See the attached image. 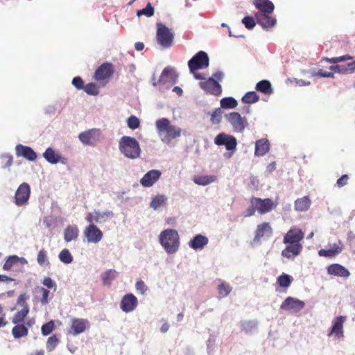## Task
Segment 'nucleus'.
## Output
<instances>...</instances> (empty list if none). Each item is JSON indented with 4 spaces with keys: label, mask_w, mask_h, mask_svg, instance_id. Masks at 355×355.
Returning a JSON list of instances; mask_svg holds the SVG:
<instances>
[{
    "label": "nucleus",
    "mask_w": 355,
    "mask_h": 355,
    "mask_svg": "<svg viewBox=\"0 0 355 355\" xmlns=\"http://www.w3.org/2000/svg\"><path fill=\"white\" fill-rule=\"evenodd\" d=\"M304 237V233L301 229L291 227L284 236L283 242L286 245L282 251V255L288 259L299 255L303 249L301 241Z\"/></svg>",
    "instance_id": "nucleus-1"
},
{
    "label": "nucleus",
    "mask_w": 355,
    "mask_h": 355,
    "mask_svg": "<svg viewBox=\"0 0 355 355\" xmlns=\"http://www.w3.org/2000/svg\"><path fill=\"white\" fill-rule=\"evenodd\" d=\"M157 133L162 141L169 144L173 139L179 137L182 130L180 128L171 124V121L166 118H162L155 123Z\"/></svg>",
    "instance_id": "nucleus-2"
},
{
    "label": "nucleus",
    "mask_w": 355,
    "mask_h": 355,
    "mask_svg": "<svg viewBox=\"0 0 355 355\" xmlns=\"http://www.w3.org/2000/svg\"><path fill=\"white\" fill-rule=\"evenodd\" d=\"M159 240L161 245L168 254L175 253L180 248V236L175 230H163L159 236Z\"/></svg>",
    "instance_id": "nucleus-3"
},
{
    "label": "nucleus",
    "mask_w": 355,
    "mask_h": 355,
    "mask_svg": "<svg viewBox=\"0 0 355 355\" xmlns=\"http://www.w3.org/2000/svg\"><path fill=\"white\" fill-rule=\"evenodd\" d=\"M119 149L125 157L130 159L137 158L141 153L139 142L134 137L123 136L119 141Z\"/></svg>",
    "instance_id": "nucleus-4"
},
{
    "label": "nucleus",
    "mask_w": 355,
    "mask_h": 355,
    "mask_svg": "<svg viewBox=\"0 0 355 355\" xmlns=\"http://www.w3.org/2000/svg\"><path fill=\"white\" fill-rule=\"evenodd\" d=\"M156 37L157 43L162 47L167 49L172 46L174 35L164 24H157Z\"/></svg>",
    "instance_id": "nucleus-5"
},
{
    "label": "nucleus",
    "mask_w": 355,
    "mask_h": 355,
    "mask_svg": "<svg viewBox=\"0 0 355 355\" xmlns=\"http://www.w3.org/2000/svg\"><path fill=\"white\" fill-rule=\"evenodd\" d=\"M102 132L100 129L92 128L79 134L80 141L87 146H95L102 139Z\"/></svg>",
    "instance_id": "nucleus-6"
},
{
    "label": "nucleus",
    "mask_w": 355,
    "mask_h": 355,
    "mask_svg": "<svg viewBox=\"0 0 355 355\" xmlns=\"http://www.w3.org/2000/svg\"><path fill=\"white\" fill-rule=\"evenodd\" d=\"M209 57L202 51L197 53L188 62L189 70L191 73L199 69H205L209 66Z\"/></svg>",
    "instance_id": "nucleus-7"
},
{
    "label": "nucleus",
    "mask_w": 355,
    "mask_h": 355,
    "mask_svg": "<svg viewBox=\"0 0 355 355\" xmlns=\"http://www.w3.org/2000/svg\"><path fill=\"white\" fill-rule=\"evenodd\" d=\"M225 118L236 132H243L248 125L247 119L245 117H242L239 112H230L225 115Z\"/></svg>",
    "instance_id": "nucleus-8"
},
{
    "label": "nucleus",
    "mask_w": 355,
    "mask_h": 355,
    "mask_svg": "<svg viewBox=\"0 0 355 355\" xmlns=\"http://www.w3.org/2000/svg\"><path fill=\"white\" fill-rule=\"evenodd\" d=\"M250 204L254 205L257 211L260 214H265L275 209L277 204L270 198L261 199L253 197L250 200Z\"/></svg>",
    "instance_id": "nucleus-9"
},
{
    "label": "nucleus",
    "mask_w": 355,
    "mask_h": 355,
    "mask_svg": "<svg viewBox=\"0 0 355 355\" xmlns=\"http://www.w3.org/2000/svg\"><path fill=\"white\" fill-rule=\"evenodd\" d=\"M31 195V187L28 183L24 182L17 188L15 194V204L23 206L28 203Z\"/></svg>",
    "instance_id": "nucleus-10"
},
{
    "label": "nucleus",
    "mask_w": 355,
    "mask_h": 355,
    "mask_svg": "<svg viewBox=\"0 0 355 355\" xmlns=\"http://www.w3.org/2000/svg\"><path fill=\"white\" fill-rule=\"evenodd\" d=\"M215 144L218 146H225L227 150H236L237 146L236 139L232 136L224 132L220 133L214 139Z\"/></svg>",
    "instance_id": "nucleus-11"
},
{
    "label": "nucleus",
    "mask_w": 355,
    "mask_h": 355,
    "mask_svg": "<svg viewBox=\"0 0 355 355\" xmlns=\"http://www.w3.org/2000/svg\"><path fill=\"white\" fill-rule=\"evenodd\" d=\"M347 320L345 315H340L334 319L332 321V326L328 334V336H334L335 338H344V323Z\"/></svg>",
    "instance_id": "nucleus-12"
},
{
    "label": "nucleus",
    "mask_w": 355,
    "mask_h": 355,
    "mask_svg": "<svg viewBox=\"0 0 355 355\" xmlns=\"http://www.w3.org/2000/svg\"><path fill=\"white\" fill-rule=\"evenodd\" d=\"M88 243H98L103 238L102 231L94 224H89L83 232Z\"/></svg>",
    "instance_id": "nucleus-13"
},
{
    "label": "nucleus",
    "mask_w": 355,
    "mask_h": 355,
    "mask_svg": "<svg viewBox=\"0 0 355 355\" xmlns=\"http://www.w3.org/2000/svg\"><path fill=\"white\" fill-rule=\"evenodd\" d=\"M199 85L206 93L211 95L219 96L222 93L221 85L213 78L200 82Z\"/></svg>",
    "instance_id": "nucleus-14"
},
{
    "label": "nucleus",
    "mask_w": 355,
    "mask_h": 355,
    "mask_svg": "<svg viewBox=\"0 0 355 355\" xmlns=\"http://www.w3.org/2000/svg\"><path fill=\"white\" fill-rule=\"evenodd\" d=\"M113 215L114 214L112 211L101 212L98 210H94L92 212L88 213L85 219L89 224H94V223H101L111 218Z\"/></svg>",
    "instance_id": "nucleus-15"
},
{
    "label": "nucleus",
    "mask_w": 355,
    "mask_h": 355,
    "mask_svg": "<svg viewBox=\"0 0 355 355\" xmlns=\"http://www.w3.org/2000/svg\"><path fill=\"white\" fill-rule=\"evenodd\" d=\"M304 306L305 304L303 301L292 297H288L280 305V309L297 313L301 311Z\"/></svg>",
    "instance_id": "nucleus-16"
},
{
    "label": "nucleus",
    "mask_w": 355,
    "mask_h": 355,
    "mask_svg": "<svg viewBox=\"0 0 355 355\" xmlns=\"http://www.w3.org/2000/svg\"><path fill=\"white\" fill-rule=\"evenodd\" d=\"M138 305L137 298L132 294H125L121 299L120 308L125 313L133 311Z\"/></svg>",
    "instance_id": "nucleus-17"
},
{
    "label": "nucleus",
    "mask_w": 355,
    "mask_h": 355,
    "mask_svg": "<svg viewBox=\"0 0 355 355\" xmlns=\"http://www.w3.org/2000/svg\"><path fill=\"white\" fill-rule=\"evenodd\" d=\"M113 73V65L111 63L105 62L96 70L94 78L98 81H101L110 78Z\"/></svg>",
    "instance_id": "nucleus-18"
},
{
    "label": "nucleus",
    "mask_w": 355,
    "mask_h": 355,
    "mask_svg": "<svg viewBox=\"0 0 355 355\" xmlns=\"http://www.w3.org/2000/svg\"><path fill=\"white\" fill-rule=\"evenodd\" d=\"M272 234V228L268 222H263L257 225L254 232V242H259L263 237H270Z\"/></svg>",
    "instance_id": "nucleus-19"
},
{
    "label": "nucleus",
    "mask_w": 355,
    "mask_h": 355,
    "mask_svg": "<svg viewBox=\"0 0 355 355\" xmlns=\"http://www.w3.org/2000/svg\"><path fill=\"white\" fill-rule=\"evenodd\" d=\"M161 175L160 171L152 169L143 176L140 180V184L144 187H150L160 178Z\"/></svg>",
    "instance_id": "nucleus-20"
},
{
    "label": "nucleus",
    "mask_w": 355,
    "mask_h": 355,
    "mask_svg": "<svg viewBox=\"0 0 355 355\" xmlns=\"http://www.w3.org/2000/svg\"><path fill=\"white\" fill-rule=\"evenodd\" d=\"M255 18L257 22L263 28L273 27L276 24V19L272 16V13L257 12Z\"/></svg>",
    "instance_id": "nucleus-21"
},
{
    "label": "nucleus",
    "mask_w": 355,
    "mask_h": 355,
    "mask_svg": "<svg viewBox=\"0 0 355 355\" xmlns=\"http://www.w3.org/2000/svg\"><path fill=\"white\" fill-rule=\"evenodd\" d=\"M16 155L23 157L29 161H35L37 159L36 153L29 146L17 144L15 147Z\"/></svg>",
    "instance_id": "nucleus-22"
},
{
    "label": "nucleus",
    "mask_w": 355,
    "mask_h": 355,
    "mask_svg": "<svg viewBox=\"0 0 355 355\" xmlns=\"http://www.w3.org/2000/svg\"><path fill=\"white\" fill-rule=\"evenodd\" d=\"M89 326V322L87 320L82 318H73L71 320L70 332L73 336H76L84 332L87 327Z\"/></svg>",
    "instance_id": "nucleus-23"
},
{
    "label": "nucleus",
    "mask_w": 355,
    "mask_h": 355,
    "mask_svg": "<svg viewBox=\"0 0 355 355\" xmlns=\"http://www.w3.org/2000/svg\"><path fill=\"white\" fill-rule=\"evenodd\" d=\"M327 270L329 275L340 277H347L350 275L349 270L347 268L338 263H333L329 265Z\"/></svg>",
    "instance_id": "nucleus-24"
},
{
    "label": "nucleus",
    "mask_w": 355,
    "mask_h": 355,
    "mask_svg": "<svg viewBox=\"0 0 355 355\" xmlns=\"http://www.w3.org/2000/svg\"><path fill=\"white\" fill-rule=\"evenodd\" d=\"M177 78L178 76L175 74V71L173 69L166 67L162 71L158 82L162 84L168 83L173 85L176 83Z\"/></svg>",
    "instance_id": "nucleus-25"
},
{
    "label": "nucleus",
    "mask_w": 355,
    "mask_h": 355,
    "mask_svg": "<svg viewBox=\"0 0 355 355\" xmlns=\"http://www.w3.org/2000/svg\"><path fill=\"white\" fill-rule=\"evenodd\" d=\"M329 69L342 74L352 73L355 71V61H352L347 64L333 65L329 67Z\"/></svg>",
    "instance_id": "nucleus-26"
},
{
    "label": "nucleus",
    "mask_w": 355,
    "mask_h": 355,
    "mask_svg": "<svg viewBox=\"0 0 355 355\" xmlns=\"http://www.w3.org/2000/svg\"><path fill=\"white\" fill-rule=\"evenodd\" d=\"M254 5L259 10L257 12L272 13L274 4L269 0H254Z\"/></svg>",
    "instance_id": "nucleus-27"
},
{
    "label": "nucleus",
    "mask_w": 355,
    "mask_h": 355,
    "mask_svg": "<svg viewBox=\"0 0 355 355\" xmlns=\"http://www.w3.org/2000/svg\"><path fill=\"white\" fill-rule=\"evenodd\" d=\"M343 251V245L340 241L338 243H334L331 248L329 250L321 249L318 251V254L320 257H334L336 254Z\"/></svg>",
    "instance_id": "nucleus-28"
},
{
    "label": "nucleus",
    "mask_w": 355,
    "mask_h": 355,
    "mask_svg": "<svg viewBox=\"0 0 355 355\" xmlns=\"http://www.w3.org/2000/svg\"><path fill=\"white\" fill-rule=\"evenodd\" d=\"M269 149L270 144L268 140L261 139L257 141L255 143L254 154L256 156H263L269 151Z\"/></svg>",
    "instance_id": "nucleus-29"
},
{
    "label": "nucleus",
    "mask_w": 355,
    "mask_h": 355,
    "mask_svg": "<svg viewBox=\"0 0 355 355\" xmlns=\"http://www.w3.org/2000/svg\"><path fill=\"white\" fill-rule=\"evenodd\" d=\"M208 243V239L202 234H197L189 242V246L193 250H201Z\"/></svg>",
    "instance_id": "nucleus-30"
},
{
    "label": "nucleus",
    "mask_w": 355,
    "mask_h": 355,
    "mask_svg": "<svg viewBox=\"0 0 355 355\" xmlns=\"http://www.w3.org/2000/svg\"><path fill=\"white\" fill-rule=\"evenodd\" d=\"M311 203V201L309 196L297 198L294 202L295 209L300 212L306 211L309 209Z\"/></svg>",
    "instance_id": "nucleus-31"
},
{
    "label": "nucleus",
    "mask_w": 355,
    "mask_h": 355,
    "mask_svg": "<svg viewBox=\"0 0 355 355\" xmlns=\"http://www.w3.org/2000/svg\"><path fill=\"white\" fill-rule=\"evenodd\" d=\"M28 334V327L24 324H15L12 329V334L15 339L25 337Z\"/></svg>",
    "instance_id": "nucleus-32"
},
{
    "label": "nucleus",
    "mask_w": 355,
    "mask_h": 355,
    "mask_svg": "<svg viewBox=\"0 0 355 355\" xmlns=\"http://www.w3.org/2000/svg\"><path fill=\"white\" fill-rule=\"evenodd\" d=\"M79 230L76 225H68L64 230V239L65 241L70 242L75 240L78 236Z\"/></svg>",
    "instance_id": "nucleus-33"
},
{
    "label": "nucleus",
    "mask_w": 355,
    "mask_h": 355,
    "mask_svg": "<svg viewBox=\"0 0 355 355\" xmlns=\"http://www.w3.org/2000/svg\"><path fill=\"white\" fill-rule=\"evenodd\" d=\"M255 89L265 95H270L273 90L269 80H262L256 84Z\"/></svg>",
    "instance_id": "nucleus-34"
},
{
    "label": "nucleus",
    "mask_w": 355,
    "mask_h": 355,
    "mask_svg": "<svg viewBox=\"0 0 355 355\" xmlns=\"http://www.w3.org/2000/svg\"><path fill=\"white\" fill-rule=\"evenodd\" d=\"M44 158L50 164H55L60 162V156L52 148H48L43 153Z\"/></svg>",
    "instance_id": "nucleus-35"
},
{
    "label": "nucleus",
    "mask_w": 355,
    "mask_h": 355,
    "mask_svg": "<svg viewBox=\"0 0 355 355\" xmlns=\"http://www.w3.org/2000/svg\"><path fill=\"white\" fill-rule=\"evenodd\" d=\"M118 275L115 270L110 269L101 274V279L104 285H110Z\"/></svg>",
    "instance_id": "nucleus-36"
},
{
    "label": "nucleus",
    "mask_w": 355,
    "mask_h": 355,
    "mask_svg": "<svg viewBox=\"0 0 355 355\" xmlns=\"http://www.w3.org/2000/svg\"><path fill=\"white\" fill-rule=\"evenodd\" d=\"M29 313V307H25L17 311L12 319V322L15 324H21L23 322Z\"/></svg>",
    "instance_id": "nucleus-37"
},
{
    "label": "nucleus",
    "mask_w": 355,
    "mask_h": 355,
    "mask_svg": "<svg viewBox=\"0 0 355 355\" xmlns=\"http://www.w3.org/2000/svg\"><path fill=\"white\" fill-rule=\"evenodd\" d=\"M216 180V177L214 175H202L195 177L194 182L198 185L206 186Z\"/></svg>",
    "instance_id": "nucleus-38"
},
{
    "label": "nucleus",
    "mask_w": 355,
    "mask_h": 355,
    "mask_svg": "<svg viewBox=\"0 0 355 355\" xmlns=\"http://www.w3.org/2000/svg\"><path fill=\"white\" fill-rule=\"evenodd\" d=\"M166 201L167 198L164 195H157L152 199L150 207L156 210L162 205H165Z\"/></svg>",
    "instance_id": "nucleus-39"
},
{
    "label": "nucleus",
    "mask_w": 355,
    "mask_h": 355,
    "mask_svg": "<svg viewBox=\"0 0 355 355\" xmlns=\"http://www.w3.org/2000/svg\"><path fill=\"white\" fill-rule=\"evenodd\" d=\"M237 105V101L233 97H225L220 100V106L224 109H233Z\"/></svg>",
    "instance_id": "nucleus-40"
},
{
    "label": "nucleus",
    "mask_w": 355,
    "mask_h": 355,
    "mask_svg": "<svg viewBox=\"0 0 355 355\" xmlns=\"http://www.w3.org/2000/svg\"><path fill=\"white\" fill-rule=\"evenodd\" d=\"M259 100V96L255 92H248L242 98L241 101L244 103H254Z\"/></svg>",
    "instance_id": "nucleus-41"
},
{
    "label": "nucleus",
    "mask_w": 355,
    "mask_h": 355,
    "mask_svg": "<svg viewBox=\"0 0 355 355\" xmlns=\"http://www.w3.org/2000/svg\"><path fill=\"white\" fill-rule=\"evenodd\" d=\"M37 263L41 266L50 264L48 258V253L45 249L42 248L39 251L37 257Z\"/></svg>",
    "instance_id": "nucleus-42"
},
{
    "label": "nucleus",
    "mask_w": 355,
    "mask_h": 355,
    "mask_svg": "<svg viewBox=\"0 0 355 355\" xmlns=\"http://www.w3.org/2000/svg\"><path fill=\"white\" fill-rule=\"evenodd\" d=\"M292 282V277L287 274H282L277 279V282L280 287L288 288L290 286Z\"/></svg>",
    "instance_id": "nucleus-43"
},
{
    "label": "nucleus",
    "mask_w": 355,
    "mask_h": 355,
    "mask_svg": "<svg viewBox=\"0 0 355 355\" xmlns=\"http://www.w3.org/2000/svg\"><path fill=\"white\" fill-rule=\"evenodd\" d=\"M60 340L58 338L56 335H53L50 336L46 341V350L50 352L53 351L58 345L59 344Z\"/></svg>",
    "instance_id": "nucleus-44"
},
{
    "label": "nucleus",
    "mask_w": 355,
    "mask_h": 355,
    "mask_svg": "<svg viewBox=\"0 0 355 355\" xmlns=\"http://www.w3.org/2000/svg\"><path fill=\"white\" fill-rule=\"evenodd\" d=\"M232 287L228 283L222 282L218 286V294L221 297L227 296L232 291Z\"/></svg>",
    "instance_id": "nucleus-45"
},
{
    "label": "nucleus",
    "mask_w": 355,
    "mask_h": 355,
    "mask_svg": "<svg viewBox=\"0 0 355 355\" xmlns=\"http://www.w3.org/2000/svg\"><path fill=\"white\" fill-rule=\"evenodd\" d=\"M59 259L67 264L71 263L73 261V257L68 249H64L60 252Z\"/></svg>",
    "instance_id": "nucleus-46"
},
{
    "label": "nucleus",
    "mask_w": 355,
    "mask_h": 355,
    "mask_svg": "<svg viewBox=\"0 0 355 355\" xmlns=\"http://www.w3.org/2000/svg\"><path fill=\"white\" fill-rule=\"evenodd\" d=\"M55 328V325L53 320H50L49 322L44 324L41 327L42 334L44 336H46L49 335Z\"/></svg>",
    "instance_id": "nucleus-47"
},
{
    "label": "nucleus",
    "mask_w": 355,
    "mask_h": 355,
    "mask_svg": "<svg viewBox=\"0 0 355 355\" xmlns=\"http://www.w3.org/2000/svg\"><path fill=\"white\" fill-rule=\"evenodd\" d=\"M19 260L17 255L10 256L5 261L3 268L5 270H9L11 268L16 264Z\"/></svg>",
    "instance_id": "nucleus-48"
},
{
    "label": "nucleus",
    "mask_w": 355,
    "mask_h": 355,
    "mask_svg": "<svg viewBox=\"0 0 355 355\" xmlns=\"http://www.w3.org/2000/svg\"><path fill=\"white\" fill-rule=\"evenodd\" d=\"M137 15L139 17L142 15H146V17H151L154 15V8L152 6L150 3H148L145 8L137 11Z\"/></svg>",
    "instance_id": "nucleus-49"
},
{
    "label": "nucleus",
    "mask_w": 355,
    "mask_h": 355,
    "mask_svg": "<svg viewBox=\"0 0 355 355\" xmlns=\"http://www.w3.org/2000/svg\"><path fill=\"white\" fill-rule=\"evenodd\" d=\"M83 89L89 95L95 96L97 95L99 92L98 88L93 83H90L85 85Z\"/></svg>",
    "instance_id": "nucleus-50"
},
{
    "label": "nucleus",
    "mask_w": 355,
    "mask_h": 355,
    "mask_svg": "<svg viewBox=\"0 0 355 355\" xmlns=\"http://www.w3.org/2000/svg\"><path fill=\"white\" fill-rule=\"evenodd\" d=\"M223 112L220 108H216L211 115V121L213 124H218L221 121Z\"/></svg>",
    "instance_id": "nucleus-51"
},
{
    "label": "nucleus",
    "mask_w": 355,
    "mask_h": 355,
    "mask_svg": "<svg viewBox=\"0 0 355 355\" xmlns=\"http://www.w3.org/2000/svg\"><path fill=\"white\" fill-rule=\"evenodd\" d=\"M127 123L130 129L135 130L139 126L140 122L137 117L132 115L128 119Z\"/></svg>",
    "instance_id": "nucleus-52"
},
{
    "label": "nucleus",
    "mask_w": 355,
    "mask_h": 355,
    "mask_svg": "<svg viewBox=\"0 0 355 355\" xmlns=\"http://www.w3.org/2000/svg\"><path fill=\"white\" fill-rule=\"evenodd\" d=\"M352 57L350 56L349 55H345L340 56V57L326 58V60L328 62L331 63V64H337L338 62H343V61H345L347 60H352Z\"/></svg>",
    "instance_id": "nucleus-53"
},
{
    "label": "nucleus",
    "mask_w": 355,
    "mask_h": 355,
    "mask_svg": "<svg viewBox=\"0 0 355 355\" xmlns=\"http://www.w3.org/2000/svg\"><path fill=\"white\" fill-rule=\"evenodd\" d=\"M242 23L245 25V28L248 29H252L255 25L256 22L252 17L247 16L245 17L242 19Z\"/></svg>",
    "instance_id": "nucleus-54"
},
{
    "label": "nucleus",
    "mask_w": 355,
    "mask_h": 355,
    "mask_svg": "<svg viewBox=\"0 0 355 355\" xmlns=\"http://www.w3.org/2000/svg\"><path fill=\"white\" fill-rule=\"evenodd\" d=\"M28 295L26 293L21 294L17 298V304L22 306V309H25V307H29L26 302V300L28 299Z\"/></svg>",
    "instance_id": "nucleus-55"
},
{
    "label": "nucleus",
    "mask_w": 355,
    "mask_h": 355,
    "mask_svg": "<svg viewBox=\"0 0 355 355\" xmlns=\"http://www.w3.org/2000/svg\"><path fill=\"white\" fill-rule=\"evenodd\" d=\"M135 288L138 292H139L141 295L145 294V293L148 291V286L142 280H139L136 282Z\"/></svg>",
    "instance_id": "nucleus-56"
},
{
    "label": "nucleus",
    "mask_w": 355,
    "mask_h": 355,
    "mask_svg": "<svg viewBox=\"0 0 355 355\" xmlns=\"http://www.w3.org/2000/svg\"><path fill=\"white\" fill-rule=\"evenodd\" d=\"M1 158L3 161V162L4 163V166H3V168H8L12 164L13 158L11 155H9V154L2 155Z\"/></svg>",
    "instance_id": "nucleus-57"
},
{
    "label": "nucleus",
    "mask_w": 355,
    "mask_h": 355,
    "mask_svg": "<svg viewBox=\"0 0 355 355\" xmlns=\"http://www.w3.org/2000/svg\"><path fill=\"white\" fill-rule=\"evenodd\" d=\"M72 85L77 89H82L84 88L83 85V80L81 77L77 76L75 77L72 80Z\"/></svg>",
    "instance_id": "nucleus-58"
},
{
    "label": "nucleus",
    "mask_w": 355,
    "mask_h": 355,
    "mask_svg": "<svg viewBox=\"0 0 355 355\" xmlns=\"http://www.w3.org/2000/svg\"><path fill=\"white\" fill-rule=\"evenodd\" d=\"M349 176L347 175H343L340 178L337 180L336 184L338 187L340 188L345 186L347 184Z\"/></svg>",
    "instance_id": "nucleus-59"
},
{
    "label": "nucleus",
    "mask_w": 355,
    "mask_h": 355,
    "mask_svg": "<svg viewBox=\"0 0 355 355\" xmlns=\"http://www.w3.org/2000/svg\"><path fill=\"white\" fill-rule=\"evenodd\" d=\"M314 76L325 78H334V73L333 72H327L322 69L318 71L316 73H315Z\"/></svg>",
    "instance_id": "nucleus-60"
},
{
    "label": "nucleus",
    "mask_w": 355,
    "mask_h": 355,
    "mask_svg": "<svg viewBox=\"0 0 355 355\" xmlns=\"http://www.w3.org/2000/svg\"><path fill=\"white\" fill-rule=\"evenodd\" d=\"M40 291L42 292V297L41 298V302L43 304H46L48 303V297H49V291H48L47 289L42 287L40 288Z\"/></svg>",
    "instance_id": "nucleus-61"
},
{
    "label": "nucleus",
    "mask_w": 355,
    "mask_h": 355,
    "mask_svg": "<svg viewBox=\"0 0 355 355\" xmlns=\"http://www.w3.org/2000/svg\"><path fill=\"white\" fill-rule=\"evenodd\" d=\"M42 284L49 288L55 286V283L49 277L44 278Z\"/></svg>",
    "instance_id": "nucleus-62"
},
{
    "label": "nucleus",
    "mask_w": 355,
    "mask_h": 355,
    "mask_svg": "<svg viewBox=\"0 0 355 355\" xmlns=\"http://www.w3.org/2000/svg\"><path fill=\"white\" fill-rule=\"evenodd\" d=\"M257 211V209L256 208V206L254 205H252L249 207L246 210V215L245 216H252L254 215L255 212Z\"/></svg>",
    "instance_id": "nucleus-63"
},
{
    "label": "nucleus",
    "mask_w": 355,
    "mask_h": 355,
    "mask_svg": "<svg viewBox=\"0 0 355 355\" xmlns=\"http://www.w3.org/2000/svg\"><path fill=\"white\" fill-rule=\"evenodd\" d=\"M223 76L224 75L223 72L217 71L213 74L211 78H213L216 81L218 82L220 81L223 79Z\"/></svg>",
    "instance_id": "nucleus-64"
}]
</instances>
